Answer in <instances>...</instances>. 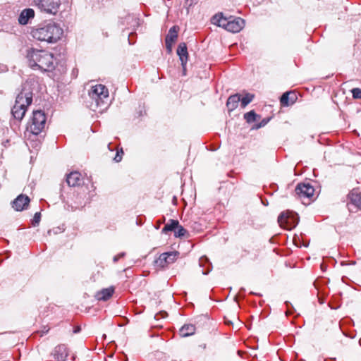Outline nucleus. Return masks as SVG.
<instances>
[{"mask_svg":"<svg viewBox=\"0 0 361 361\" xmlns=\"http://www.w3.org/2000/svg\"><path fill=\"white\" fill-rule=\"evenodd\" d=\"M32 102V92L30 88L24 86L20 93L18 94L16 102L12 108L11 113L13 117L21 121L25 116L27 107L31 104Z\"/></svg>","mask_w":361,"mask_h":361,"instance_id":"4","label":"nucleus"},{"mask_svg":"<svg viewBox=\"0 0 361 361\" xmlns=\"http://www.w3.org/2000/svg\"><path fill=\"white\" fill-rule=\"evenodd\" d=\"M351 92L354 99H361V89L357 87L353 88Z\"/></svg>","mask_w":361,"mask_h":361,"instance_id":"27","label":"nucleus"},{"mask_svg":"<svg viewBox=\"0 0 361 361\" xmlns=\"http://www.w3.org/2000/svg\"><path fill=\"white\" fill-rule=\"evenodd\" d=\"M80 331V328L79 326H77V327L74 329L73 332L76 334V333H78Z\"/></svg>","mask_w":361,"mask_h":361,"instance_id":"34","label":"nucleus"},{"mask_svg":"<svg viewBox=\"0 0 361 361\" xmlns=\"http://www.w3.org/2000/svg\"><path fill=\"white\" fill-rule=\"evenodd\" d=\"M30 202L28 196L21 194L12 202V207L16 211H23L27 208Z\"/></svg>","mask_w":361,"mask_h":361,"instance_id":"12","label":"nucleus"},{"mask_svg":"<svg viewBox=\"0 0 361 361\" xmlns=\"http://www.w3.org/2000/svg\"><path fill=\"white\" fill-rule=\"evenodd\" d=\"M188 235V231L182 226L178 224L176 230L174 231V235L176 238L185 237Z\"/></svg>","mask_w":361,"mask_h":361,"instance_id":"23","label":"nucleus"},{"mask_svg":"<svg viewBox=\"0 0 361 361\" xmlns=\"http://www.w3.org/2000/svg\"><path fill=\"white\" fill-rule=\"evenodd\" d=\"M296 195L300 198H310L314 195V188L309 183H299L295 189Z\"/></svg>","mask_w":361,"mask_h":361,"instance_id":"10","label":"nucleus"},{"mask_svg":"<svg viewBox=\"0 0 361 361\" xmlns=\"http://www.w3.org/2000/svg\"><path fill=\"white\" fill-rule=\"evenodd\" d=\"M278 222L281 227L291 230L298 223V219L292 212L286 211L281 213L278 217Z\"/></svg>","mask_w":361,"mask_h":361,"instance_id":"8","label":"nucleus"},{"mask_svg":"<svg viewBox=\"0 0 361 361\" xmlns=\"http://www.w3.org/2000/svg\"><path fill=\"white\" fill-rule=\"evenodd\" d=\"M81 182V174L79 172L73 171L67 175L66 183L70 187L80 185Z\"/></svg>","mask_w":361,"mask_h":361,"instance_id":"14","label":"nucleus"},{"mask_svg":"<svg viewBox=\"0 0 361 361\" xmlns=\"http://www.w3.org/2000/svg\"><path fill=\"white\" fill-rule=\"evenodd\" d=\"M210 271V269H208L207 271H202L203 274H207Z\"/></svg>","mask_w":361,"mask_h":361,"instance_id":"35","label":"nucleus"},{"mask_svg":"<svg viewBox=\"0 0 361 361\" xmlns=\"http://www.w3.org/2000/svg\"><path fill=\"white\" fill-rule=\"evenodd\" d=\"M122 159V156L120 154L119 152H117L116 155L114 157V160L116 162H119Z\"/></svg>","mask_w":361,"mask_h":361,"instance_id":"31","label":"nucleus"},{"mask_svg":"<svg viewBox=\"0 0 361 361\" xmlns=\"http://www.w3.org/2000/svg\"><path fill=\"white\" fill-rule=\"evenodd\" d=\"M25 58L32 69L42 72L52 71L56 65L53 54L45 50L29 48L26 50Z\"/></svg>","mask_w":361,"mask_h":361,"instance_id":"1","label":"nucleus"},{"mask_svg":"<svg viewBox=\"0 0 361 361\" xmlns=\"http://www.w3.org/2000/svg\"><path fill=\"white\" fill-rule=\"evenodd\" d=\"M178 30L179 27L176 25L171 27L167 35L166 36L165 41L174 43L178 38Z\"/></svg>","mask_w":361,"mask_h":361,"instance_id":"21","label":"nucleus"},{"mask_svg":"<svg viewBox=\"0 0 361 361\" xmlns=\"http://www.w3.org/2000/svg\"><path fill=\"white\" fill-rule=\"evenodd\" d=\"M297 99L296 94L292 92H287L282 94L280 99L281 104L283 106H288L293 104Z\"/></svg>","mask_w":361,"mask_h":361,"instance_id":"17","label":"nucleus"},{"mask_svg":"<svg viewBox=\"0 0 361 361\" xmlns=\"http://www.w3.org/2000/svg\"><path fill=\"white\" fill-rule=\"evenodd\" d=\"M49 329H47L45 331H43V334L47 333Z\"/></svg>","mask_w":361,"mask_h":361,"instance_id":"36","label":"nucleus"},{"mask_svg":"<svg viewBox=\"0 0 361 361\" xmlns=\"http://www.w3.org/2000/svg\"><path fill=\"white\" fill-rule=\"evenodd\" d=\"M55 358L59 361H63L68 356V352L65 345H57L54 349Z\"/></svg>","mask_w":361,"mask_h":361,"instance_id":"19","label":"nucleus"},{"mask_svg":"<svg viewBox=\"0 0 361 361\" xmlns=\"http://www.w3.org/2000/svg\"><path fill=\"white\" fill-rule=\"evenodd\" d=\"M33 4L41 12L56 15L61 6V0H33Z\"/></svg>","mask_w":361,"mask_h":361,"instance_id":"7","label":"nucleus"},{"mask_svg":"<svg viewBox=\"0 0 361 361\" xmlns=\"http://www.w3.org/2000/svg\"><path fill=\"white\" fill-rule=\"evenodd\" d=\"M46 121V115L42 111H34L30 121L28 123L27 130L37 135L44 129Z\"/></svg>","mask_w":361,"mask_h":361,"instance_id":"6","label":"nucleus"},{"mask_svg":"<svg viewBox=\"0 0 361 361\" xmlns=\"http://www.w3.org/2000/svg\"><path fill=\"white\" fill-rule=\"evenodd\" d=\"M87 106L95 112L102 113L109 106V90L105 85H92L86 99Z\"/></svg>","mask_w":361,"mask_h":361,"instance_id":"2","label":"nucleus"},{"mask_svg":"<svg viewBox=\"0 0 361 361\" xmlns=\"http://www.w3.org/2000/svg\"><path fill=\"white\" fill-rule=\"evenodd\" d=\"M122 159V156L120 154L119 152H117L116 155L114 157V160L116 162H119Z\"/></svg>","mask_w":361,"mask_h":361,"instance_id":"32","label":"nucleus"},{"mask_svg":"<svg viewBox=\"0 0 361 361\" xmlns=\"http://www.w3.org/2000/svg\"><path fill=\"white\" fill-rule=\"evenodd\" d=\"M177 54L179 56L183 69L185 71L188 56V48L185 43L181 42L179 44L177 48Z\"/></svg>","mask_w":361,"mask_h":361,"instance_id":"13","label":"nucleus"},{"mask_svg":"<svg viewBox=\"0 0 361 361\" xmlns=\"http://www.w3.org/2000/svg\"><path fill=\"white\" fill-rule=\"evenodd\" d=\"M257 114L253 111H250L244 115V118L248 123L254 122L256 120Z\"/></svg>","mask_w":361,"mask_h":361,"instance_id":"25","label":"nucleus"},{"mask_svg":"<svg viewBox=\"0 0 361 361\" xmlns=\"http://www.w3.org/2000/svg\"><path fill=\"white\" fill-rule=\"evenodd\" d=\"M178 221L171 219L162 228V233H167L169 231H175L178 226Z\"/></svg>","mask_w":361,"mask_h":361,"instance_id":"22","label":"nucleus"},{"mask_svg":"<svg viewBox=\"0 0 361 361\" xmlns=\"http://www.w3.org/2000/svg\"><path fill=\"white\" fill-rule=\"evenodd\" d=\"M197 0H186L185 4L190 7L192 6L193 4H197Z\"/></svg>","mask_w":361,"mask_h":361,"instance_id":"30","label":"nucleus"},{"mask_svg":"<svg viewBox=\"0 0 361 361\" xmlns=\"http://www.w3.org/2000/svg\"><path fill=\"white\" fill-rule=\"evenodd\" d=\"M165 44H166V48L168 52L171 53L172 51V45H173V42L165 41Z\"/></svg>","mask_w":361,"mask_h":361,"instance_id":"28","label":"nucleus"},{"mask_svg":"<svg viewBox=\"0 0 361 361\" xmlns=\"http://www.w3.org/2000/svg\"><path fill=\"white\" fill-rule=\"evenodd\" d=\"M348 209L350 212L361 209V194L356 190H353L348 195Z\"/></svg>","mask_w":361,"mask_h":361,"instance_id":"11","label":"nucleus"},{"mask_svg":"<svg viewBox=\"0 0 361 361\" xmlns=\"http://www.w3.org/2000/svg\"><path fill=\"white\" fill-rule=\"evenodd\" d=\"M62 35V28L52 21L39 24L31 30V35L34 39L48 43H56L61 39Z\"/></svg>","mask_w":361,"mask_h":361,"instance_id":"3","label":"nucleus"},{"mask_svg":"<svg viewBox=\"0 0 361 361\" xmlns=\"http://www.w3.org/2000/svg\"><path fill=\"white\" fill-rule=\"evenodd\" d=\"M207 262V258L204 257H201L200 259V266H202L204 262Z\"/></svg>","mask_w":361,"mask_h":361,"instance_id":"33","label":"nucleus"},{"mask_svg":"<svg viewBox=\"0 0 361 361\" xmlns=\"http://www.w3.org/2000/svg\"><path fill=\"white\" fill-rule=\"evenodd\" d=\"M114 293V288L112 286L109 287L98 291L95 295V298L98 300L106 301L112 296Z\"/></svg>","mask_w":361,"mask_h":361,"instance_id":"16","label":"nucleus"},{"mask_svg":"<svg viewBox=\"0 0 361 361\" xmlns=\"http://www.w3.org/2000/svg\"><path fill=\"white\" fill-rule=\"evenodd\" d=\"M254 98V95L250 93L246 94L242 99L240 98L241 106L245 108L249 103H250Z\"/></svg>","mask_w":361,"mask_h":361,"instance_id":"24","label":"nucleus"},{"mask_svg":"<svg viewBox=\"0 0 361 361\" xmlns=\"http://www.w3.org/2000/svg\"><path fill=\"white\" fill-rule=\"evenodd\" d=\"M35 16V11L32 8L24 9L18 17V22L20 25H26L28 20L33 18Z\"/></svg>","mask_w":361,"mask_h":361,"instance_id":"15","label":"nucleus"},{"mask_svg":"<svg viewBox=\"0 0 361 361\" xmlns=\"http://www.w3.org/2000/svg\"><path fill=\"white\" fill-rule=\"evenodd\" d=\"M179 255L177 251L164 252L154 261L155 266L159 268H165L169 264L173 263Z\"/></svg>","mask_w":361,"mask_h":361,"instance_id":"9","label":"nucleus"},{"mask_svg":"<svg viewBox=\"0 0 361 361\" xmlns=\"http://www.w3.org/2000/svg\"><path fill=\"white\" fill-rule=\"evenodd\" d=\"M125 256V252H121V253H119L118 255H116L114 257V262H118V260L124 257Z\"/></svg>","mask_w":361,"mask_h":361,"instance_id":"29","label":"nucleus"},{"mask_svg":"<svg viewBox=\"0 0 361 361\" xmlns=\"http://www.w3.org/2000/svg\"><path fill=\"white\" fill-rule=\"evenodd\" d=\"M212 23L231 32H238L245 26V20L239 17H225L222 13L214 16Z\"/></svg>","mask_w":361,"mask_h":361,"instance_id":"5","label":"nucleus"},{"mask_svg":"<svg viewBox=\"0 0 361 361\" xmlns=\"http://www.w3.org/2000/svg\"><path fill=\"white\" fill-rule=\"evenodd\" d=\"M240 102V95L239 94H235L233 95L230 96L226 102V106L228 111H231L235 109L238 107V103Z\"/></svg>","mask_w":361,"mask_h":361,"instance_id":"18","label":"nucleus"},{"mask_svg":"<svg viewBox=\"0 0 361 361\" xmlns=\"http://www.w3.org/2000/svg\"><path fill=\"white\" fill-rule=\"evenodd\" d=\"M41 220V213L40 212H36L34 215L33 219L32 221V224L34 226H37Z\"/></svg>","mask_w":361,"mask_h":361,"instance_id":"26","label":"nucleus"},{"mask_svg":"<svg viewBox=\"0 0 361 361\" xmlns=\"http://www.w3.org/2000/svg\"><path fill=\"white\" fill-rule=\"evenodd\" d=\"M196 328L195 325L187 324L183 325L179 331L180 335L182 337H188L193 335L195 333Z\"/></svg>","mask_w":361,"mask_h":361,"instance_id":"20","label":"nucleus"}]
</instances>
